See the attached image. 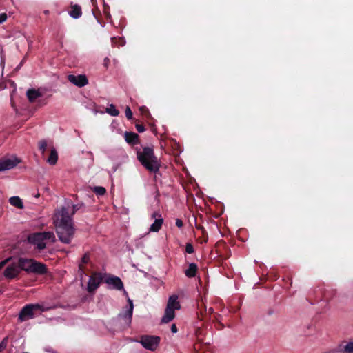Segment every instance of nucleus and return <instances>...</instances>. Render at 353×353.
Here are the masks:
<instances>
[{
  "instance_id": "nucleus-1",
  "label": "nucleus",
  "mask_w": 353,
  "mask_h": 353,
  "mask_svg": "<svg viewBox=\"0 0 353 353\" xmlns=\"http://www.w3.org/2000/svg\"><path fill=\"white\" fill-rule=\"evenodd\" d=\"M54 221L57 225V234L59 239L63 243L71 242L74 234L72 219L69 214L68 208L61 207L55 211Z\"/></svg>"
},
{
  "instance_id": "nucleus-2",
  "label": "nucleus",
  "mask_w": 353,
  "mask_h": 353,
  "mask_svg": "<svg viewBox=\"0 0 353 353\" xmlns=\"http://www.w3.org/2000/svg\"><path fill=\"white\" fill-rule=\"evenodd\" d=\"M137 157L141 164L149 172L157 173L159 170L160 163L152 147H143L141 151H137Z\"/></svg>"
},
{
  "instance_id": "nucleus-3",
  "label": "nucleus",
  "mask_w": 353,
  "mask_h": 353,
  "mask_svg": "<svg viewBox=\"0 0 353 353\" xmlns=\"http://www.w3.org/2000/svg\"><path fill=\"white\" fill-rule=\"evenodd\" d=\"M45 240H50L52 242L55 240L54 234L52 232H37L32 234H30L28 236V241L36 245V248L39 250H43L46 248Z\"/></svg>"
},
{
  "instance_id": "nucleus-4",
  "label": "nucleus",
  "mask_w": 353,
  "mask_h": 353,
  "mask_svg": "<svg viewBox=\"0 0 353 353\" xmlns=\"http://www.w3.org/2000/svg\"><path fill=\"white\" fill-rule=\"evenodd\" d=\"M178 296L173 294L168 299L167 305L165 310L164 315L161 319V322L163 323H168L172 321L175 317V310H180L181 305L178 301Z\"/></svg>"
},
{
  "instance_id": "nucleus-5",
  "label": "nucleus",
  "mask_w": 353,
  "mask_h": 353,
  "mask_svg": "<svg viewBox=\"0 0 353 353\" xmlns=\"http://www.w3.org/2000/svg\"><path fill=\"white\" fill-rule=\"evenodd\" d=\"M44 309L39 304H28L26 305L19 312V320L21 322L33 319L37 312H43Z\"/></svg>"
},
{
  "instance_id": "nucleus-6",
  "label": "nucleus",
  "mask_w": 353,
  "mask_h": 353,
  "mask_svg": "<svg viewBox=\"0 0 353 353\" xmlns=\"http://www.w3.org/2000/svg\"><path fill=\"white\" fill-rule=\"evenodd\" d=\"M161 341V338L153 335H142L140 337L139 343L145 349L150 351H155Z\"/></svg>"
},
{
  "instance_id": "nucleus-7",
  "label": "nucleus",
  "mask_w": 353,
  "mask_h": 353,
  "mask_svg": "<svg viewBox=\"0 0 353 353\" xmlns=\"http://www.w3.org/2000/svg\"><path fill=\"white\" fill-rule=\"evenodd\" d=\"M9 259L10 260L4 265L8 264L3 271V275L6 279L10 280L16 278L21 272L17 259L12 260L10 257Z\"/></svg>"
},
{
  "instance_id": "nucleus-8",
  "label": "nucleus",
  "mask_w": 353,
  "mask_h": 353,
  "mask_svg": "<svg viewBox=\"0 0 353 353\" xmlns=\"http://www.w3.org/2000/svg\"><path fill=\"white\" fill-rule=\"evenodd\" d=\"M102 281H104V274L100 272L92 273L88 283V291L90 293L94 292L99 288Z\"/></svg>"
},
{
  "instance_id": "nucleus-9",
  "label": "nucleus",
  "mask_w": 353,
  "mask_h": 353,
  "mask_svg": "<svg viewBox=\"0 0 353 353\" xmlns=\"http://www.w3.org/2000/svg\"><path fill=\"white\" fill-rule=\"evenodd\" d=\"M104 283L112 285V288L117 290H122L124 289L121 279L110 274H104Z\"/></svg>"
},
{
  "instance_id": "nucleus-10",
  "label": "nucleus",
  "mask_w": 353,
  "mask_h": 353,
  "mask_svg": "<svg viewBox=\"0 0 353 353\" xmlns=\"http://www.w3.org/2000/svg\"><path fill=\"white\" fill-rule=\"evenodd\" d=\"M20 162L21 160L16 157L2 158L0 159V172L10 170L17 166Z\"/></svg>"
},
{
  "instance_id": "nucleus-11",
  "label": "nucleus",
  "mask_w": 353,
  "mask_h": 353,
  "mask_svg": "<svg viewBox=\"0 0 353 353\" xmlns=\"http://www.w3.org/2000/svg\"><path fill=\"white\" fill-rule=\"evenodd\" d=\"M152 219H154V223L150 225V232H157L160 230L163 223V219L159 211L154 212L151 215Z\"/></svg>"
},
{
  "instance_id": "nucleus-12",
  "label": "nucleus",
  "mask_w": 353,
  "mask_h": 353,
  "mask_svg": "<svg viewBox=\"0 0 353 353\" xmlns=\"http://www.w3.org/2000/svg\"><path fill=\"white\" fill-rule=\"evenodd\" d=\"M68 80L72 84L81 88L86 85L88 83V79L85 74H69L68 76Z\"/></svg>"
},
{
  "instance_id": "nucleus-13",
  "label": "nucleus",
  "mask_w": 353,
  "mask_h": 353,
  "mask_svg": "<svg viewBox=\"0 0 353 353\" xmlns=\"http://www.w3.org/2000/svg\"><path fill=\"white\" fill-rule=\"evenodd\" d=\"M38 275H43L48 273V268L44 263L33 259L31 272Z\"/></svg>"
},
{
  "instance_id": "nucleus-14",
  "label": "nucleus",
  "mask_w": 353,
  "mask_h": 353,
  "mask_svg": "<svg viewBox=\"0 0 353 353\" xmlns=\"http://www.w3.org/2000/svg\"><path fill=\"white\" fill-rule=\"evenodd\" d=\"M129 308L123 314L119 315V318L123 320L124 323L129 325L132 321V313H133V303L130 299H128Z\"/></svg>"
},
{
  "instance_id": "nucleus-15",
  "label": "nucleus",
  "mask_w": 353,
  "mask_h": 353,
  "mask_svg": "<svg viewBox=\"0 0 353 353\" xmlns=\"http://www.w3.org/2000/svg\"><path fill=\"white\" fill-rule=\"evenodd\" d=\"M17 261L20 268V272L23 270L27 273L30 274L33 259L20 257L17 259Z\"/></svg>"
},
{
  "instance_id": "nucleus-16",
  "label": "nucleus",
  "mask_w": 353,
  "mask_h": 353,
  "mask_svg": "<svg viewBox=\"0 0 353 353\" xmlns=\"http://www.w3.org/2000/svg\"><path fill=\"white\" fill-rule=\"evenodd\" d=\"M125 141L130 145H135L139 143V137L137 134L132 132H125L124 134Z\"/></svg>"
},
{
  "instance_id": "nucleus-17",
  "label": "nucleus",
  "mask_w": 353,
  "mask_h": 353,
  "mask_svg": "<svg viewBox=\"0 0 353 353\" xmlns=\"http://www.w3.org/2000/svg\"><path fill=\"white\" fill-rule=\"evenodd\" d=\"M41 93L35 89H29L26 92V96L28 97V101L30 103H33L36 101V99L40 97H41Z\"/></svg>"
},
{
  "instance_id": "nucleus-18",
  "label": "nucleus",
  "mask_w": 353,
  "mask_h": 353,
  "mask_svg": "<svg viewBox=\"0 0 353 353\" xmlns=\"http://www.w3.org/2000/svg\"><path fill=\"white\" fill-rule=\"evenodd\" d=\"M70 17L74 19H78L82 15L81 8L77 4H72L71 10L69 11Z\"/></svg>"
},
{
  "instance_id": "nucleus-19",
  "label": "nucleus",
  "mask_w": 353,
  "mask_h": 353,
  "mask_svg": "<svg viewBox=\"0 0 353 353\" xmlns=\"http://www.w3.org/2000/svg\"><path fill=\"white\" fill-rule=\"evenodd\" d=\"M198 271V266L196 263L189 264L188 268L185 270V274L188 278H193L196 276Z\"/></svg>"
},
{
  "instance_id": "nucleus-20",
  "label": "nucleus",
  "mask_w": 353,
  "mask_h": 353,
  "mask_svg": "<svg viewBox=\"0 0 353 353\" xmlns=\"http://www.w3.org/2000/svg\"><path fill=\"white\" fill-rule=\"evenodd\" d=\"M83 203H78V204H72L71 203L68 202L67 203L66 206H64L65 208H68L69 209V214L72 217L76 212H77L79 210H80L82 207H83Z\"/></svg>"
},
{
  "instance_id": "nucleus-21",
  "label": "nucleus",
  "mask_w": 353,
  "mask_h": 353,
  "mask_svg": "<svg viewBox=\"0 0 353 353\" xmlns=\"http://www.w3.org/2000/svg\"><path fill=\"white\" fill-rule=\"evenodd\" d=\"M337 352L339 353H353V341L347 343L345 345H340Z\"/></svg>"
},
{
  "instance_id": "nucleus-22",
  "label": "nucleus",
  "mask_w": 353,
  "mask_h": 353,
  "mask_svg": "<svg viewBox=\"0 0 353 353\" xmlns=\"http://www.w3.org/2000/svg\"><path fill=\"white\" fill-rule=\"evenodd\" d=\"M10 203L19 208V209H23V204L22 202V200L19 196H12L9 199Z\"/></svg>"
},
{
  "instance_id": "nucleus-23",
  "label": "nucleus",
  "mask_w": 353,
  "mask_h": 353,
  "mask_svg": "<svg viewBox=\"0 0 353 353\" xmlns=\"http://www.w3.org/2000/svg\"><path fill=\"white\" fill-rule=\"evenodd\" d=\"M58 154L54 148H52L50 151V155L47 159L48 163L50 165H55L57 162Z\"/></svg>"
},
{
  "instance_id": "nucleus-24",
  "label": "nucleus",
  "mask_w": 353,
  "mask_h": 353,
  "mask_svg": "<svg viewBox=\"0 0 353 353\" xmlns=\"http://www.w3.org/2000/svg\"><path fill=\"white\" fill-rule=\"evenodd\" d=\"M90 261V254L86 252L84 254L81 259V262L79 264V270L81 272L84 273L85 271V268L84 267V264L88 263Z\"/></svg>"
},
{
  "instance_id": "nucleus-25",
  "label": "nucleus",
  "mask_w": 353,
  "mask_h": 353,
  "mask_svg": "<svg viewBox=\"0 0 353 353\" xmlns=\"http://www.w3.org/2000/svg\"><path fill=\"white\" fill-rule=\"evenodd\" d=\"M199 308L200 309L201 314L203 316V312H205V316H207L208 314L209 316H211L214 313V310L212 307H210L208 310H207V307L204 305L203 303H201V305H198ZM211 318V316H210Z\"/></svg>"
},
{
  "instance_id": "nucleus-26",
  "label": "nucleus",
  "mask_w": 353,
  "mask_h": 353,
  "mask_svg": "<svg viewBox=\"0 0 353 353\" xmlns=\"http://www.w3.org/2000/svg\"><path fill=\"white\" fill-rule=\"evenodd\" d=\"M195 335L196 337V340L199 342H203L204 340V330L201 327H197L195 330Z\"/></svg>"
},
{
  "instance_id": "nucleus-27",
  "label": "nucleus",
  "mask_w": 353,
  "mask_h": 353,
  "mask_svg": "<svg viewBox=\"0 0 353 353\" xmlns=\"http://www.w3.org/2000/svg\"><path fill=\"white\" fill-rule=\"evenodd\" d=\"M106 112L111 116L114 117L118 116L119 114V111L112 104H111L110 107L106 109Z\"/></svg>"
},
{
  "instance_id": "nucleus-28",
  "label": "nucleus",
  "mask_w": 353,
  "mask_h": 353,
  "mask_svg": "<svg viewBox=\"0 0 353 353\" xmlns=\"http://www.w3.org/2000/svg\"><path fill=\"white\" fill-rule=\"evenodd\" d=\"M93 192L97 195L102 196L105 194V193L106 192V190L105 188L101 186H95L93 188Z\"/></svg>"
},
{
  "instance_id": "nucleus-29",
  "label": "nucleus",
  "mask_w": 353,
  "mask_h": 353,
  "mask_svg": "<svg viewBox=\"0 0 353 353\" xmlns=\"http://www.w3.org/2000/svg\"><path fill=\"white\" fill-rule=\"evenodd\" d=\"M46 147H47V142L46 140L43 139L39 142V149L41 152L42 154H44Z\"/></svg>"
},
{
  "instance_id": "nucleus-30",
  "label": "nucleus",
  "mask_w": 353,
  "mask_h": 353,
  "mask_svg": "<svg viewBox=\"0 0 353 353\" xmlns=\"http://www.w3.org/2000/svg\"><path fill=\"white\" fill-rule=\"evenodd\" d=\"M139 110H140L141 113L143 115L145 116L146 117H150V113L148 109L145 106L140 107Z\"/></svg>"
},
{
  "instance_id": "nucleus-31",
  "label": "nucleus",
  "mask_w": 353,
  "mask_h": 353,
  "mask_svg": "<svg viewBox=\"0 0 353 353\" xmlns=\"http://www.w3.org/2000/svg\"><path fill=\"white\" fill-rule=\"evenodd\" d=\"M185 252L188 254H192L194 252L193 245L190 243H188L185 245Z\"/></svg>"
},
{
  "instance_id": "nucleus-32",
  "label": "nucleus",
  "mask_w": 353,
  "mask_h": 353,
  "mask_svg": "<svg viewBox=\"0 0 353 353\" xmlns=\"http://www.w3.org/2000/svg\"><path fill=\"white\" fill-rule=\"evenodd\" d=\"M125 116L128 120H130L132 119L133 114H132V112L130 110V107H128V106H127V108L125 109Z\"/></svg>"
},
{
  "instance_id": "nucleus-33",
  "label": "nucleus",
  "mask_w": 353,
  "mask_h": 353,
  "mask_svg": "<svg viewBox=\"0 0 353 353\" xmlns=\"http://www.w3.org/2000/svg\"><path fill=\"white\" fill-rule=\"evenodd\" d=\"M332 290H325L323 292V299H325V301H328L330 299V294H332Z\"/></svg>"
},
{
  "instance_id": "nucleus-34",
  "label": "nucleus",
  "mask_w": 353,
  "mask_h": 353,
  "mask_svg": "<svg viewBox=\"0 0 353 353\" xmlns=\"http://www.w3.org/2000/svg\"><path fill=\"white\" fill-rule=\"evenodd\" d=\"M7 345V339H4L0 343V352H2Z\"/></svg>"
},
{
  "instance_id": "nucleus-35",
  "label": "nucleus",
  "mask_w": 353,
  "mask_h": 353,
  "mask_svg": "<svg viewBox=\"0 0 353 353\" xmlns=\"http://www.w3.org/2000/svg\"><path fill=\"white\" fill-rule=\"evenodd\" d=\"M135 127L139 132H143L145 131V127L142 124H136Z\"/></svg>"
},
{
  "instance_id": "nucleus-36",
  "label": "nucleus",
  "mask_w": 353,
  "mask_h": 353,
  "mask_svg": "<svg viewBox=\"0 0 353 353\" xmlns=\"http://www.w3.org/2000/svg\"><path fill=\"white\" fill-rule=\"evenodd\" d=\"M7 14L6 13L0 14V23H3L7 19Z\"/></svg>"
},
{
  "instance_id": "nucleus-37",
  "label": "nucleus",
  "mask_w": 353,
  "mask_h": 353,
  "mask_svg": "<svg viewBox=\"0 0 353 353\" xmlns=\"http://www.w3.org/2000/svg\"><path fill=\"white\" fill-rule=\"evenodd\" d=\"M176 225L178 227V228H181L183 227V222L181 219H176Z\"/></svg>"
},
{
  "instance_id": "nucleus-38",
  "label": "nucleus",
  "mask_w": 353,
  "mask_h": 353,
  "mask_svg": "<svg viewBox=\"0 0 353 353\" xmlns=\"http://www.w3.org/2000/svg\"><path fill=\"white\" fill-rule=\"evenodd\" d=\"M177 331H178V329H177L176 324H172L171 326V332L172 333H176Z\"/></svg>"
},
{
  "instance_id": "nucleus-39",
  "label": "nucleus",
  "mask_w": 353,
  "mask_h": 353,
  "mask_svg": "<svg viewBox=\"0 0 353 353\" xmlns=\"http://www.w3.org/2000/svg\"><path fill=\"white\" fill-rule=\"evenodd\" d=\"M10 260V259H6L1 262H0V270L4 266V265Z\"/></svg>"
},
{
  "instance_id": "nucleus-40",
  "label": "nucleus",
  "mask_w": 353,
  "mask_h": 353,
  "mask_svg": "<svg viewBox=\"0 0 353 353\" xmlns=\"http://www.w3.org/2000/svg\"><path fill=\"white\" fill-rule=\"evenodd\" d=\"M196 228L199 230H201L202 231V234H206V231L203 226L199 225V226H197Z\"/></svg>"
},
{
  "instance_id": "nucleus-41",
  "label": "nucleus",
  "mask_w": 353,
  "mask_h": 353,
  "mask_svg": "<svg viewBox=\"0 0 353 353\" xmlns=\"http://www.w3.org/2000/svg\"><path fill=\"white\" fill-rule=\"evenodd\" d=\"M110 63V59L106 57L104 59V65L107 67L108 65Z\"/></svg>"
},
{
  "instance_id": "nucleus-42",
  "label": "nucleus",
  "mask_w": 353,
  "mask_h": 353,
  "mask_svg": "<svg viewBox=\"0 0 353 353\" xmlns=\"http://www.w3.org/2000/svg\"><path fill=\"white\" fill-rule=\"evenodd\" d=\"M203 234V236L204 238L203 239V242L206 243L208 241V233L206 232V234Z\"/></svg>"
},
{
  "instance_id": "nucleus-43",
  "label": "nucleus",
  "mask_w": 353,
  "mask_h": 353,
  "mask_svg": "<svg viewBox=\"0 0 353 353\" xmlns=\"http://www.w3.org/2000/svg\"><path fill=\"white\" fill-rule=\"evenodd\" d=\"M219 317H220V315H219V314H214V319H216V321H219Z\"/></svg>"
}]
</instances>
